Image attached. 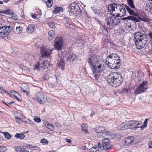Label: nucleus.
Here are the masks:
<instances>
[{
  "label": "nucleus",
  "mask_w": 152,
  "mask_h": 152,
  "mask_svg": "<svg viewBox=\"0 0 152 152\" xmlns=\"http://www.w3.org/2000/svg\"><path fill=\"white\" fill-rule=\"evenodd\" d=\"M9 32L7 30H5L3 32H0V39L1 38H4L5 39H10V36L8 35Z\"/></svg>",
  "instance_id": "15"
},
{
  "label": "nucleus",
  "mask_w": 152,
  "mask_h": 152,
  "mask_svg": "<svg viewBox=\"0 0 152 152\" xmlns=\"http://www.w3.org/2000/svg\"><path fill=\"white\" fill-rule=\"evenodd\" d=\"M41 65L40 64L39 62H38L37 64H36L34 67V69H35L37 70H38L39 67H41Z\"/></svg>",
  "instance_id": "46"
},
{
  "label": "nucleus",
  "mask_w": 152,
  "mask_h": 152,
  "mask_svg": "<svg viewBox=\"0 0 152 152\" xmlns=\"http://www.w3.org/2000/svg\"><path fill=\"white\" fill-rule=\"evenodd\" d=\"M103 28L104 29V30L107 32L108 31V30L107 29V27L105 25H103L102 26Z\"/></svg>",
  "instance_id": "58"
},
{
  "label": "nucleus",
  "mask_w": 152,
  "mask_h": 152,
  "mask_svg": "<svg viewBox=\"0 0 152 152\" xmlns=\"http://www.w3.org/2000/svg\"><path fill=\"white\" fill-rule=\"evenodd\" d=\"M119 5V4H116L113 3L109 4L107 9L108 12L112 16L117 17H121V13H118L116 11V7L117 8Z\"/></svg>",
  "instance_id": "5"
},
{
  "label": "nucleus",
  "mask_w": 152,
  "mask_h": 152,
  "mask_svg": "<svg viewBox=\"0 0 152 152\" xmlns=\"http://www.w3.org/2000/svg\"><path fill=\"white\" fill-rule=\"evenodd\" d=\"M12 113L15 116V115H16L17 116H18V115H17V114H18L17 112L16 111H13L12 112Z\"/></svg>",
  "instance_id": "60"
},
{
  "label": "nucleus",
  "mask_w": 152,
  "mask_h": 152,
  "mask_svg": "<svg viewBox=\"0 0 152 152\" xmlns=\"http://www.w3.org/2000/svg\"><path fill=\"white\" fill-rule=\"evenodd\" d=\"M123 79L121 74L117 72L109 75L107 78V81L112 86L116 87L122 84Z\"/></svg>",
  "instance_id": "2"
},
{
  "label": "nucleus",
  "mask_w": 152,
  "mask_h": 152,
  "mask_svg": "<svg viewBox=\"0 0 152 152\" xmlns=\"http://www.w3.org/2000/svg\"><path fill=\"white\" fill-rule=\"evenodd\" d=\"M2 13L6 14H10V10L8 9L5 10L3 11Z\"/></svg>",
  "instance_id": "56"
},
{
  "label": "nucleus",
  "mask_w": 152,
  "mask_h": 152,
  "mask_svg": "<svg viewBox=\"0 0 152 152\" xmlns=\"http://www.w3.org/2000/svg\"><path fill=\"white\" fill-rule=\"evenodd\" d=\"M106 61L111 62V61H115L116 63L119 65L120 64L121 60L120 57L117 54L112 53L107 57Z\"/></svg>",
  "instance_id": "7"
},
{
  "label": "nucleus",
  "mask_w": 152,
  "mask_h": 152,
  "mask_svg": "<svg viewBox=\"0 0 152 152\" xmlns=\"http://www.w3.org/2000/svg\"><path fill=\"white\" fill-rule=\"evenodd\" d=\"M124 5L125 4H123V5H121V4H119V5L118 7H116V11H117L118 13H122V16H124L125 15H126V12L125 9L126 8L125 7Z\"/></svg>",
  "instance_id": "11"
},
{
  "label": "nucleus",
  "mask_w": 152,
  "mask_h": 152,
  "mask_svg": "<svg viewBox=\"0 0 152 152\" xmlns=\"http://www.w3.org/2000/svg\"><path fill=\"white\" fill-rule=\"evenodd\" d=\"M64 41L62 37H58L56 38L54 44L55 50H61L63 47Z\"/></svg>",
  "instance_id": "8"
},
{
  "label": "nucleus",
  "mask_w": 152,
  "mask_h": 152,
  "mask_svg": "<svg viewBox=\"0 0 152 152\" xmlns=\"http://www.w3.org/2000/svg\"><path fill=\"white\" fill-rule=\"evenodd\" d=\"M0 32H3L4 30L6 29V28L8 27L9 28H10V26H2L1 25H0Z\"/></svg>",
  "instance_id": "43"
},
{
  "label": "nucleus",
  "mask_w": 152,
  "mask_h": 152,
  "mask_svg": "<svg viewBox=\"0 0 152 152\" xmlns=\"http://www.w3.org/2000/svg\"><path fill=\"white\" fill-rule=\"evenodd\" d=\"M63 9L60 7H55L53 10V12L54 13H57L58 12H63Z\"/></svg>",
  "instance_id": "31"
},
{
  "label": "nucleus",
  "mask_w": 152,
  "mask_h": 152,
  "mask_svg": "<svg viewBox=\"0 0 152 152\" xmlns=\"http://www.w3.org/2000/svg\"><path fill=\"white\" fill-rule=\"evenodd\" d=\"M128 124H126L125 123L121 124L118 125L117 128L118 130H122L127 128H128Z\"/></svg>",
  "instance_id": "21"
},
{
  "label": "nucleus",
  "mask_w": 152,
  "mask_h": 152,
  "mask_svg": "<svg viewBox=\"0 0 152 152\" xmlns=\"http://www.w3.org/2000/svg\"><path fill=\"white\" fill-rule=\"evenodd\" d=\"M15 117L16 122L18 123H21V121H22V120L20 119V118H18V116H17L16 115H15Z\"/></svg>",
  "instance_id": "48"
},
{
  "label": "nucleus",
  "mask_w": 152,
  "mask_h": 152,
  "mask_svg": "<svg viewBox=\"0 0 152 152\" xmlns=\"http://www.w3.org/2000/svg\"><path fill=\"white\" fill-rule=\"evenodd\" d=\"M48 24L49 26L52 28L54 29V28H55V24L54 22H50Z\"/></svg>",
  "instance_id": "41"
},
{
  "label": "nucleus",
  "mask_w": 152,
  "mask_h": 152,
  "mask_svg": "<svg viewBox=\"0 0 152 152\" xmlns=\"http://www.w3.org/2000/svg\"><path fill=\"white\" fill-rule=\"evenodd\" d=\"M111 135L110 134V133L107 131H104L103 132L102 134V137H106L107 136Z\"/></svg>",
  "instance_id": "38"
},
{
  "label": "nucleus",
  "mask_w": 152,
  "mask_h": 152,
  "mask_svg": "<svg viewBox=\"0 0 152 152\" xmlns=\"http://www.w3.org/2000/svg\"><path fill=\"white\" fill-rule=\"evenodd\" d=\"M10 18L14 20H16L17 19L18 17L16 14L10 10Z\"/></svg>",
  "instance_id": "30"
},
{
  "label": "nucleus",
  "mask_w": 152,
  "mask_h": 152,
  "mask_svg": "<svg viewBox=\"0 0 152 152\" xmlns=\"http://www.w3.org/2000/svg\"><path fill=\"white\" fill-rule=\"evenodd\" d=\"M70 6H73L74 7H75L77 6H78L77 4V3L76 2H74L73 3H71L70 4Z\"/></svg>",
  "instance_id": "55"
},
{
  "label": "nucleus",
  "mask_w": 152,
  "mask_h": 152,
  "mask_svg": "<svg viewBox=\"0 0 152 152\" xmlns=\"http://www.w3.org/2000/svg\"><path fill=\"white\" fill-rule=\"evenodd\" d=\"M112 145L109 143L107 144L102 143V147L103 149L106 150V151L108 152L109 150L111 149Z\"/></svg>",
  "instance_id": "20"
},
{
  "label": "nucleus",
  "mask_w": 152,
  "mask_h": 152,
  "mask_svg": "<svg viewBox=\"0 0 152 152\" xmlns=\"http://www.w3.org/2000/svg\"><path fill=\"white\" fill-rule=\"evenodd\" d=\"M129 16L125 18H121V19L122 20H129Z\"/></svg>",
  "instance_id": "61"
},
{
  "label": "nucleus",
  "mask_w": 152,
  "mask_h": 152,
  "mask_svg": "<svg viewBox=\"0 0 152 152\" xmlns=\"http://www.w3.org/2000/svg\"><path fill=\"white\" fill-rule=\"evenodd\" d=\"M6 150V148L4 147L0 146V152H4Z\"/></svg>",
  "instance_id": "50"
},
{
  "label": "nucleus",
  "mask_w": 152,
  "mask_h": 152,
  "mask_svg": "<svg viewBox=\"0 0 152 152\" xmlns=\"http://www.w3.org/2000/svg\"><path fill=\"white\" fill-rule=\"evenodd\" d=\"M34 13L37 16V17H38L39 18L41 16L42 12L40 9H37Z\"/></svg>",
  "instance_id": "37"
},
{
  "label": "nucleus",
  "mask_w": 152,
  "mask_h": 152,
  "mask_svg": "<svg viewBox=\"0 0 152 152\" xmlns=\"http://www.w3.org/2000/svg\"><path fill=\"white\" fill-rule=\"evenodd\" d=\"M55 32L53 30H50L48 32V39L50 41L52 40L54 37L55 35Z\"/></svg>",
  "instance_id": "25"
},
{
  "label": "nucleus",
  "mask_w": 152,
  "mask_h": 152,
  "mask_svg": "<svg viewBox=\"0 0 152 152\" xmlns=\"http://www.w3.org/2000/svg\"><path fill=\"white\" fill-rule=\"evenodd\" d=\"M105 130V128L103 127L99 126L97 128L95 129V131L97 133L102 132L103 131Z\"/></svg>",
  "instance_id": "33"
},
{
  "label": "nucleus",
  "mask_w": 152,
  "mask_h": 152,
  "mask_svg": "<svg viewBox=\"0 0 152 152\" xmlns=\"http://www.w3.org/2000/svg\"><path fill=\"white\" fill-rule=\"evenodd\" d=\"M133 35L135 44L138 49L143 48L148 45V39L144 34L140 32H137L134 33Z\"/></svg>",
  "instance_id": "1"
},
{
  "label": "nucleus",
  "mask_w": 152,
  "mask_h": 152,
  "mask_svg": "<svg viewBox=\"0 0 152 152\" xmlns=\"http://www.w3.org/2000/svg\"><path fill=\"white\" fill-rule=\"evenodd\" d=\"M104 12V10L103 9H98L95 14L97 15L99 17H100L103 15Z\"/></svg>",
  "instance_id": "23"
},
{
  "label": "nucleus",
  "mask_w": 152,
  "mask_h": 152,
  "mask_svg": "<svg viewBox=\"0 0 152 152\" xmlns=\"http://www.w3.org/2000/svg\"><path fill=\"white\" fill-rule=\"evenodd\" d=\"M102 142L103 143H105L107 144H109V143H110L109 140L108 139V138L103 139L102 140Z\"/></svg>",
  "instance_id": "47"
},
{
  "label": "nucleus",
  "mask_w": 152,
  "mask_h": 152,
  "mask_svg": "<svg viewBox=\"0 0 152 152\" xmlns=\"http://www.w3.org/2000/svg\"><path fill=\"white\" fill-rule=\"evenodd\" d=\"M70 10V12L71 13H72L73 14H75V13H77V10L76 9H69Z\"/></svg>",
  "instance_id": "52"
},
{
  "label": "nucleus",
  "mask_w": 152,
  "mask_h": 152,
  "mask_svg": "<svg viewBox=\"0 0 152 152\" xmlns=\"http://www.w3.org/2000/svg\"><path fill=\"white\" fill-rule=\"evenodd\" d=\"M19 94L14 90L10 91V97H14L15 99L18 101H20L18 97V96Z\"/></svg>",
  "instance_id": "18"
},
{
  "label": "nucleus",
  "mask_w": 152,
  "mask_h": 152,
  "mask_svg": "<svg viewBox=\"0 0 152 152\" xmlns=\"http://www.w3.org/2000/svg\"><path fill=\"white\" fill-rule=\"evenodd\" d=\"M149 36L150 38L152 39V33L150 32L149 34Z\"/></svg>",
  "instance_id": "64"
},
{
  "label": "nucleus",
  "mask_w": 152,
  "mask_h": 152,
  "mask_svg": "<svg viewBox=\"0 0 152 152\" xmlns=\"http://www.w3.org/2000/svg\"><path fill=\"white\" fill-rule=\"evenodd\" d=\"M25 135L22 133H17L15 135V137L17 139H23L24 138Z\"/></svg>",
  "instance_id": "35"
},
{
  "label": "nucleus",
  "mask_w": 152,
  "mask_h": 152,
  "mask_svg": "<svg viewBox=\"0 0 152 152\" xmlns=\"http://www.w3.org/2000/svg\"><path fill=\"white\" fill-rule=\"evenodd\" d=\"M30 15L31 17L34 19H37L39 18L38 17H37V16L35 15L34 13H31Z\"/></svg>",
  "instance_id": "51"
},
{
  "label": "nucleus",
  "mask_w": 152,
  "mask_h": 152,
  "mask_svg": "<svg viewBox=\"0 0 152 152\" xmlns=\"http://www.w3.org/2000/svg\"><path fill=\"white\" fill-rule=\"evenodd\" d=\"M28 86L25 84H22L21 87V90L24 92L26 93L28 91Z\"/></svg>",
  "instance_id": "29"
},
{
  "label": "nucleus",
  "mask_w": 152,
  "mask_h": 152,
  "mask_svg": "<svg viewBox=\"0 0 152 152\" xmlns=\"http://www.w3.org/2000/svg\"><path fill=\"white\" fill-rule=\"evenodd\" d=\"M92 66V70L94 75L93 76L95 79L99 78V76L103 69V65L100 63L99 61L96 60L94 62V64Z\"/></svg>",
  "instance_id": "3"
},
{
  "label": "nucleus",
  "mask_w": 152,
  "mask_h": 152,
  "mask_svg": "<svg viewBox=\"0 0 152 152\" xmlns=\"http://www.w3.org/2000/svg\"><path fill=\"white\" fill-rule=\"evenodd\" d=\"M99 149L97 147V146L94 145L93 148L90 149V152H96L98 151Z\"/></svg>",
  "instance_id": "40"
},
{
  "label": "nucleus",
  "mask_w": 152,
  "mask_h": 152,
  "mask_svg": "<svg viewBox=\"0 0 152 152\" xmlns=\"http://www.w3.org/2000/svg\"><path fill=\"white\" fill-rule=\"evenodd\" d=\"M17 32L18 33H19L21 32L23 30V28L19 26L18 27H16V28Z\"/></svg>",
  "instance_id": "44"
},
{
  "label": "nucleus",
  "mask_w": 152,
  "mask_h": 152,
  "mask_svg": "<svg viewBox=\"0 0 152 152\" xmlns=\"http://www.w3.org/2000/svg\"><path fill=\"white\" fill-rule=\"evenodd\" d=\"M140 124V121L135 120L130 121L128 123V128L132 129H136L139 127L137 126Z\"/></svg>",
  "instance_id": "10"
},
{
  "label": "nucleus",
  "mask_w": 152,
  "mask_h": 152,
  "mask_svg": "<svg viewBox=\"0 0 152 152\" xmlns=\"http://www.w3.org/2000/svg\"><path fill=\"white\" fill-rule=\"evenodd\" d=\"M14 28V27H13V25L10 24V32L11 30H12Z\"/></svg>",
  "instance_id": "62"
},
{
  "label": "nucleus",
  "mask_w": 152,
  "mask_h": 152,
  "mask_svg": "<svg viewBox=\"0 0 152 152\" xmlns=\"http://www.w3.org/2000/svg\"><path fill=\"white\" fill-rule=\"evenodd\" d=\"M46 5L47 7H51L53 4V0H42Z\"/></svg>",
  "instance_id": "24"
},
{
  "label": "nucleus",
  "mask_w": 152,
  "mask_h": 152,
  "mask_svg": "<svg viewBox=\"0 0 152 152\" xmlns=\"http://www.w3.org/2000/svg\"><path fill=\"white\" fill-rule=\"evenodd\" d=\"M129 90V89L128 88H126L124 89L122 91V92L123 93H128V91Z\"/></svg>",
  "instance_id": "53"
},
{
  "label": "nucleus",
  "mask_w": 152,
  "mask_h": 152,
  "mask_svg": "<svg viewBox=\"0 0 152 152\" xmlns=\"http://www.w3.org/2000/svg\"><path fill=\"white\" fill-rule=\"evenodd\" d=\"M148 120V119H145V120L144 122L143 125H144V127H146V126H147V125L148 123V122H147Z\"/></svg>",
  "instance_id": "57"
},
{
  "label": "nucleus",
  "mask_w": 152,
  "mask_h": 152,
  "mask_svg": "<svg viewBox=\"0 0 152 152\" xmlns=\"http://www.w3.org/2000/svg\"><path fill=\"white\" fill-rule=\"evenodd\" d=\"M107 66L112 69H117L119 67L117 66L118 64L116 63L115 61H111V62L107 61H106Z\"/></svg>",
  "instance_id": "12"
},
{
  "label": "nucleus",
  "mask_w": 152,
  "mask_h": 152,
  "mask_svg": "<svg viewBox=\"0 0 152 152\" xmlns=\"http://www.w3.org/2000/svg\"><path fill=\"white\" fill-rule=\"evenodd\" d=\"M58 64L59 66L61 67L62 70H63L65 65V63L64 59L61 58Z\"/></svg>",
  "instance_id": "27"
},
{
  "label": "nucleus",
  "mask_w": 152,
  "mask_h": 152,
  "mask_svg": "<svg viewBox=\"0 0 152 152\" xmlns=\"http://www.w3.org/2000/svg\"><path fill=\"white\" fill-rule=\"evenodd\" d=\"M52 126L50 124H48L47 125L46 127L48 128L49 129H51V128H50V127H52Z\"/></svg>",
  "instance_id": "63"
},
{
  "label": "nucleus",
  "mask_w": 152,
  "mask_h": 152,
  "mask_svg": "<svg viewBox=\"0 0 152 152\" xmlns=\"http://www.w3.org/2000/svg\"><path fill=\"white\" fill-rule=\"evenodd\" d=\"M77 59L76 55L75 54H70L69 56L67 57V61L69 60L71 63H73Z\"/></svg>",
  "instance_id": "17"
},
{
  "label": "nucleus",
  "mask_w": 152,
  "mask_h": 152,
  "mask_svg": "<svg viewBox=\"0 0 152 152\" xmlns=\"http://www.w3.org/2000/svg\"><path fill=\"white\" fill-rule=\"evenodd\" d=\"M41 142L46 144L48 143V142L47 140L45 139H42L41 140Z\"/></svg>",
  "instance_id": "49"
},
{
  "label": "nucleus",
  "mask_w": 152,
  "mask_h": 152,
  "mask_svg": "<svg viewBox=\"0 0 152 152\" xmlns=\"http://www.w3.org/2000/svg\"><path fill=\"white\" fill-rule=\"evenodd\" d=\"M148 145L149 148H152V141H150Z\"/></svg>",
  "instance_id": "59"
},
{
  "label": "nucleus",
  "mask_w": 152,
  "mask_h": 152,
  "mask_svg": "<svg viewBox=\"0 0 152 152\" xmlns=\"http://www.w3.org/2000/svg\"><path fill=\"white\" fill-rule=\"evenodd\" d=\"M129 20L133 21L135 23L136 22H138L139 21V20L138 19L136 18L135 17L133 16H129Z\"/></svg>",
  "instance_id": "36"
},
{
  "label": "nucleus",
  "mask_w": 152,
  "mask_h": 152,
  "mask_svg": "<svg viewBox=\"0 0 152 152\" xmlns=\"http://www.w3.org/2000/svg\"><path fill=\"white\" fill-rule=\"evenodd\" d=\"M124 5L125 6V7L126 8V10L130 15L138 17V15L135 12V10H137V9H132L126 5Z\"/></svg>",
  "instance_id": "13"
},
{
  "label": "nucleus",
  "mask_w": 152,
  "mask_h": 152,
  "mask_svg": "<svg viewBox=\"0 0 152 152\" xmlns=\"http://www.w3.org/2000/svg\"><path fill=\"white\" fill-rule=\"evenodd\" d=\"M112 16L111 17H107L105 18V22H107V25L109 26V27H113L120 23L121 19Z\"/></svg>",
  "instance_id": "4"
},
{
  "label": "nucleus",
  "mask_w": 152,
  "mask_h": 152,
  "mask_svg": "<svg viewBox=\"0 0 152 152\" xmlns=\"http://www.w3.org/2000/svg\"><path fill=\"white\" fill-rule=\"evenodd\" d=\"M34 120L36 122L39 123L41 121L40 118L37 116H35L34 117Z\"/></svg>",
  "instance_id": "45"
},
{
  "label": "nucleus",
  "mask_w": 152,
  "mask_h": 152,
  "mask_svg": "<svg viewBox=\"0 0 152 152\" xmlns=\"http://www.w3.org/2000/svg\"><path fill=\"white\" fill-rule=\"evenodd\" d=\"M133 137L130 136L125 138L124 140V145H127L131 143L134 140Z\"/></svg>",
  "instance_id": "16"
},
{
  "label": "nucleus",
  "mask_w": 152,
  "mask_h": 152,
  "mask_svg": "<svg viewBox=\"0 0 152 152\" xmlns=\"http://www.w3.org/2000/svg\"><path fill=\"white\" fill-rule=\"evenodd\" d=\"M34 99L37 100V102L40 104H42L46 101V98L45 96L42 95L40 93H37L33 96Z\"/></svg>",
  "instance_id": "9"
},
{
  "label": "nucleus",
  "mask_w": 152,
  "mask_h": 152,
  "mask_svg": "<svg viewBox=\"0 0 152 152\" xmlns=\"http://www.w3.org/2000/svg\"><path fill=\"white\" fill-rule=\"evenodd\" d=\"M65 25L67 28H73V25L72 24H70L69 23L68 21H66L65 23Z\"/></svg>",
  "instance_id": "39"
},
{
  "label": "nucleus",
  "mask_w": 152,
  "mask_h": 152,
  "mask_svg": "<svg viewBox=\"0 0 152 152\" xmlns=\"http://www.w3.org/2000/svg\"><path fill=\"white\" fill-rule=\"evenodd\" d=\"M14 148L17 152H22L24 149V148L20 146H15Z\"/></svg>",
  "instance_id": "34"
},
{
  "label": "nucleus",
  "mask_w": 152,
  "mask_h": 152,
  "mask_svg": "<svg viewBox=\"0 0 152 152\" xmlns=\"http://www.w3.org/2000/svg\"><path fill=\"white\" fill-rule=\"evenodd\" d=\"M2 133L6 138L8 139H10V134L8 132H3Z\"/></svg>",
  "instance_id": "42"
},
{
  "label": "nucleus",
  "mask_w": 152,
  "mask_h": 152,
  "mask_svg": "<svg viewBox=\"0 0 152 152\" xmlns=\"http://www.w3.org/2000/svg\"><path fill=\"white\" fill-rule=\"evenodd\" d=\"M69 9H74L77 10V13H76V14H80L82 13V11L78 6H77L75 7L71 6H70Z\"/></svg>",
  "instance_id": "32"
},
{
  "label": "nucleus",
  "mask_w": 152,
  "mask_h": 152,
  "mask_svg": "<svg viewBox=\"0 0 152 152\" xmlns=\"http://www.w3.org/2000/svg\"><path fill=\"white\" fill-rule=\"evenodd\" d=\"M41 67L43 69H45L47 67V65H48L47 60L46 59L44 60L41 63Z\"/></svg>",
  "instance_id": "28"
},
{
  "label": "nucleus",
  "mask_w": 152,
  "mask_h": 152,
  "mask_svg": "<svg viewBox=\"0 0 152 152\" xmlns=\"http://www.w3.org/2000/svg\"><path fill=\"white\" fill-rule=\"evenodd\" d=\"M96 57L95 55L91 56L88 58V62L90 66H92L94 64V62L96 61Z\"/></svg>",
  "instance_id": "14"
},
{
  "label": "nucleus",
  "mask_w": 152,
  "mask_h": 152,
  "mask_svg": "<svg viewBox=\"0 0 152 152\" xmlns=\"http://www.w3.org/2000/svg\"><path fill=\"white\" fill-rule=\"evenodd\" d=\"M128 5L132 9L136 10L137 8L134 6L133 0H126Z\"/></svg>",
  "instance_id": "26"
},
{
  "label": "nucleus",
  "mask_w": 152,
  "mask_h": 152,
  "mask_svg": "<svg viewBox=\"0 0 152 152\" xmlns=\"http://www.w3.org/2000/svg\"><path fill=\"white\" fill-rule=\"evenodd\" d=\"M91 9L92 10V11L94 12V13H95L97 9H96L95 7H92L91 8Z\"/></svg>",
  "instance_id": "54"
},
{
  "label": "nucleus",
  "mask_w": 152,
  "mask_h": 152,
  "mask_svg": "<svg viewBox=\"0 0 152 152\" xmlns=\"http://www.w3.org/2000/svg\"><path fill=\"white\" fill-rule=\"evenodd\" d=\"M148 82L147 80L143 81L135 90L134 94L137 95L145 92L148 88Z\"/></svg>",
  "instance_id": "6"
},
{
  "label": "nucleus",
  "mask_w": 152,
  "mask_h": 152,
  "mask_svg": "<svg viewBox=\"0 0 152 152\" xmlns=\"http://www.w3.org/2000/svg\"><path fill=\"white\" fill-rule=\"evenodd\" d=\"M41 56L42 57L48 58L50 56V53L48 50H44L41 51Z\"/></svg>",
  "instance_id": "19"
},
{
  "label": "nucleus",
  "mask_w": 152,
  "mask_h": 152,
  "mask_svg": "<svg viewBox=\"0 0 152 152\" xmlns=\"http://www.w3.org/2000/svg\"><path fill=\"white\" fill-rule=\"evenodd\" d=\"M34 27L33 25H29L27 28V32L28 34H31L34 31Z\"/></svg>",
  "instance_id": "22"
}]
</instances>
